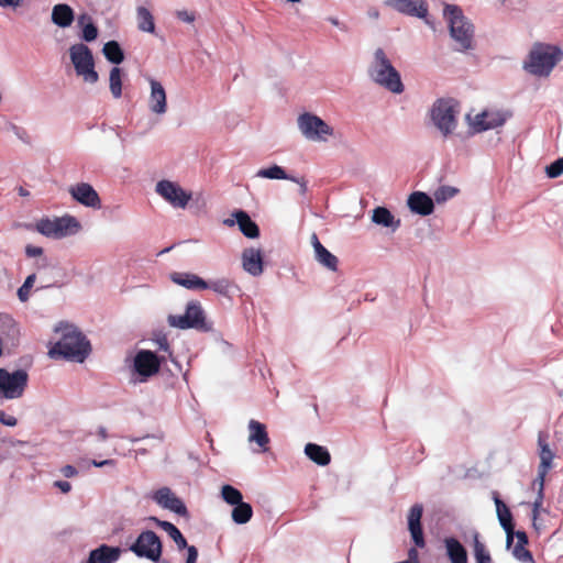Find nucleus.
Returning <instances> with one entry per match:
<instances>
[{"label": "nucleus", "mask_w": 563, "mask_h": 563, "mask_svg": "<svg viewBox=\"0 0 563 563\" xmlns=\"http://www.w3.org/2000/svg\"><path fill=\"white\" fill-rule=\"evenodd\" d=\"M255 177L273 180H288L289 175H287V173L282 166L272 165L269 167L258 169L255 174Z\"/></svg>", "instance_id": "obj_37"}, {"label": "nucleus", "mask_w": 563, "mask_h": 563, "mask_svg": "<svg viewBox=\"0 0 563 563\" xmlns=\"http://www.w3.org/2000/svg\"><path fill=\"white\" fill-rule=\"evenodd\" d=\"M516 537L518 545H526L528 543V537L523 531H514V538Z\"/></svg>", "instance_id": "obj_55"}, {"label": "nucleus", "mask_w": 563, "mask_h": 563, "mask_svg": "<svg viewBox=\"0 0 563 563\" xmlns=\"http://www.w3.org/2000/svg\"><path fill=\"white\" fill-rule=\"evenodd\" d=\"M459 192V189L452 186H441L433 192L434 201L438 203L445 202L453 198Z\"/></svg>", "instance_id": "obj_42"}, {"label": "nucleus", "mask_w": 563, "mask_h": 563, "mask_svg": "<svg viewBox=\"0 0 563 563\" xmlns=\"http://www.w3.org/2000/svg\"><path fill=\"white\" fill-rule=\"evenodd\" d=\"M562 51L556 46L536 44L523 67L531 75L548 77L555 65L562 59Z\"/></svg>", "instance_id": "obj_4"}, {"label": "nucleus", "mask_w": 563, "mask_h": 563, "mask_svg": "<svg viewBox=\"0 0 563 563\" xmlns=\"http://www.w3.org/2000/svg\"><path fill=\"white\" fill-rule=\"evenodd\" d=\"M538 443H539V448H540V452H539V456H540L539 470H542V473H548V471L552 466V461H553L554 454L551 451V449L549 448L548 443L544 441V439L541 435H539Z\"/></svg>", "instance_id": "obj_34"}, {"label": "nucleus", "mask_w": 563, "mask_h": 563, "mask_svg": "<svg viewBox=\"0 0 563 563\" xmlns=\"http://www.w3.org/2000/svg\"><path fill=\"white\" fill-rule=\"evenodd\" d=\"M305 453L311 461L321 466L328 465L331 460L328 450L314 443H308L305 446Z\"/></svg>", "instance_id": "obj_31"}, {"label": "nucleus", "mask_w": 563, "mask_h": 563, "mask_svg": "<svg viewBox=\"0 0 563 563\" xmlns=\"http://www.w3.org/2000/svg\"><path fill=\"white\" fill-rule=\"evenodd\" d=\"M187 551H188V554H187L186 563H196L197 559H198L197 549L194 545H190V547L187 545Z\"/></svg>", "instance_id": "obj_51"}, {"label": "nucleus", "mask_w": 563, "mask_h": 563, "mask_svg": "<svg viewBox=\"0 0 563 563\" xmlns=\"http://www.w3.org/2000/svg\"><path fill=\"white\" fill-rule=\"evenodd\" d=\"M473 551L476 563H493L492 556L485 544L479 540L478 532L473 534Z\"/></svg>", "instance_id": "obj_38"}, {"label": "nucleus", "mask_w": 563, "mask_h": 563, "mask_svg": "<svg viewBox=\"0 0 563 563\" xmlns=\"http://www.w3.org/2000/svg\"><path fill=\"white\" fill-rule=\"evenodd\" d=\"M372 221L384 228L396 231L400 227V220L395 219L393 213L385 207H376L372 212Z\"/></svg>", "instance_id": "obj_28"}, {"label": "nucleus", "mask_w": 563, "mask_h": 563, "mask_svg": "<svg viewBox=\"0 0 563 563\" xmlns=\"http://www.w3.org/2000/svg\"><path fill=\"white\" fill-rule=\"evenodd\" d=\"M69 57L75 68L76 75L81 77L85 82L96 84L99 79L95 69V60L90 48L77 43L69 47Z\"/></svg>", "instance_id": "obj_8"}, {"label": "nucleus", "mask_w": 563, "mask_h": 563, "mask_svg": "<svg viewBox=\"0 0 563 563\" xmlns=\"http://www.w3.org/2000/svg\"><path fill=\"white\" fill-rule=\"evenodd\" d=\"M221 497L223 500L232 506H235L240 503H242V494L239 489L231 485H223L221 488Z\"/></svg>", "instance_id": "obj_41"}, {"label": "nucleus", "mask_w": 563, "mask_h": 563, "mask_svg": "<svg viewBox=\"0 0 563 563\" xmlns=\"http://www.w3.org/2000/svg\"><path fill=\"white\" fill-rule=\"evenodd\" d=\"M25 253L27 256L30 257H35V256H40L42 255L43 253V249L40 247V246H34V245H27L25 247Z\"/></svg>", "instance_id": "obj_52"}, {"label": "nucleus", "mask_w": 563, "mask_h": 563, "mask_svg": "<svg viewBox=\"0 0 563 563\" xmlns=\"http://www.w3.org/2000/svg\"><path fill=\"white\" fill-rule=\"evenodd\" d=\"M13 130L15 131V134H16L21 140H24V139H23V135H24V134H26V132H25V131H23V130L19 129V128H18V126H15V125L13 126Z\"/></svg>", "instance_id": "obj_63"}, {"label": "nucleus", "mask_w": 563, "mask_h": 563, "mask_svg": "<svg viewBox=\"0 0 563 563\" xmlns=\"http://www.w3.org/2000/svg\"><path fill=\"white\" fill-rule=\"evenodd\" d=\"M130 550L139 558L158 562L162 556V542L154 531L146 530L140 533Z\"/></svg>", "instance_id": "obj_11"}, {"label": "nucleus", "mask_w": 563, "mask_h": 563, "mask_svg": "<svg viewBox=\"0 0 563 563\" xmlns=\"http://www.w3.org/2000/svg\"><path fill=\"white\" fill-rule=\"evenodd\" d=\"M467 119L474 132H483L498 128L506 121L505 115L498 111H483L475 114L473 118L468 115Z\"/></svg>", "instance_id": "obj_16"}, {"label": "nucleus", "mask_w": 563, "mask_h": 563, "mask_svg": "<svg viewBox=\"0 0 563 563\" xmlns=\"http://www.w3.org/2000/svg\"><path fill=\"white\" fill-rule=\"evenodd\" d=\"M122 553L118 547H109L106 544L90 551L87 563H115Z\"/></svg>", "instance_id": "obj_25"}, {"label": "nucleus", "mask_w": 563, "mask_h": 563, "mask_svg": "<svg viewBox=\"0 0 563 563\" xmlns=\"http://www.w3.org/2000/svg\"><path fill=\"white\" fill-rule=\"evenodd\" d=\"M288 180H291L299 186V191L301 195H305L307 192V181L303 177L297 178L289 176Z\"/></svg>", "instance_id": "obj_50"}, {"label": "nucleus", "mask_w": 563, "mask_h": 563, "mask_svg": "<svg viewBox=\"0 0 563 563\" xmlns=\"http://www.w3.org/2000/svg\"><path fill=\"white\" fill-rule=\"evenodd\" d=\"M545 173L550 178H556L561 176L563 174V157L547 166Z\"/></svg>", "instance_id": "obj_46"}, {"label": "nucleus", "mask_w": 563, "mask_h": 563, "mask_svg": "<svg viewBox=\"0 0 563 563\" xmlns=\"http://www.w3.org/2000/svg\"><path fill=\"white\" fill-rule=\"evenodd\" d=\"M253 516L252 506L247 503H240L234 506L231 517L232 520L238 525H244L251 520Z\"/></svg>", "instance_id": "obj_35"}, {"label": "nucleus", "mask_w": 563, "mask_h": 563, "mask_svg": "<svg viewBox=\"0 0 563 563\" xmlns=\"http://www.w3.org/2000/svg\"><path fill=\"white\" fill-rule=\"evenodd\" d=\"M91 464L96 467H102V466H106V465H114V461L113 460H103V461H91Z\"/></svg>", "instance_id": "obj_60"}, {"label": "nucleus", "mask_w": 563, "mask_h": 563, "mask_svg": "<svg viewBox=\"0 0 563 563\" xmlns=\"http://www.w3.org/2000/svg\"><path fill=\"white\" fill-rule=\"evenodd\" d=\"M369 79L393 93H401L405 89L399 71L394 67L387 53L378 47L367 67Z\"/></svg>", "instance_id": "obj_2"}, {"label": "nucleus", "mask_w": 563, "mask_h": 563, "mask_svg": "<svg viewBox=\"0 0 563 563\" xmlns=\"http://www.w3.org/2000/svg\"><path fill=\"white\" fill-rule=\"evenodd\" d=\"M52 21L59 27H68L74 21V11L68 4L59 3L53 7Z\"/></svg>", "instance_id": "obj_29"}, {"label": "nucleus", "mask_w": 563, "mask_h": 563, "mask_svg": "<svg viewBox=\"0 0 563 563\" xmlns=\"http://www.w3.org/2000/svg\"><path fill=\"white\" fill-rule=\"evenodd\" d=\"M547 473H542V470H538V476L533 481L532 486L537 488V495H544V478Z\"/></svg>", "instance_id": "obj_48"}, {"label": "nucleus", "mask_w": 563, "mask_h": 563, "mask_svg": "<svg viewBox=\"0 0 563 563\" xmlns=\"http://www.w3.org/2000/svg\"><path fill=\"white\" fill-rule=\"evenodd\" d=\"M457 106L451 99H439L433 103L430 119L444 139L454 133L457 126Z\"/></svg>", "instance_id": "obj_5"}, {"label": "nucleus", "mask_w": 563, "mask_h": 563, "mask_svg": "<svg viewBox=\"0 0 563 563\" xmlns=\"http://www.w3.org/2000/svg\"><path fill=\"white\" fill-rule=\"evenodd\" d=\"M23 0H0V8L16 9L22 4Z\"/></svg>", "instance_id": "obj_53"}, {"label": "nucleus", "mask_w": 563, "mask_h": 563, "mask_svg": "<svg viewBox=\"0 0 563 563\" xmlns=\"http://www.w3.org/2000/svg\"><path fill=\"white\" fill-rule=\"evenodd\" d=\"M444 547L451 563H468L466 549L457 539L445 538Z\"/></svg>", "instance_id": "obj_27"}, {"label": "nucleus", "mask_w": 563, "mask_h": 563, "mask_svg": "<svg viewBox=\"0 0 563 563\" xmlns=\"http://www.w3.org/2000/svg\"><path fill=\"white\" fill-rule=\"evenodd\" d=\"M330 22L335 26H340V22L338 21V19H330Z\"/></svg>", "instance_id": "obj_64"}, {"label": "nucleus", "mask_w": 563, "mask_h": 563, "mask_svg": "<svg viewBox=\"0 0 563 563\" xmlns=\"http://www.w3.org/2000/svg\"><path fill=\"white\" fill-rule=\"evenodd\" d=\"M104 57L113 64H120L124 59V54L117 41H109L102 48Z\"/></svg>", "instance_id": "obj_36"}, {"label": "nucleus", "mask_w": 563, "mask_h": 563, "mask_svg": "<svg viewBox=\"0 0 563 563\" xmlns=\"http://www.w3.org/2000/svg\"><path fill=\"white\" fill-rule=\"evenodd\" d=\"M54 485L59 488L63 493H68L71 489V485L68 482L65 481H57L54 483Z\"/></svg>", "instance_id": "obj_57"}, {"label": "nucleus", "mask_w": 563, "mask_h": 563, "mask_svg": "<svg viewBox=\"0 0 563 563\" xmlns=\"http://www.w3.org/2000/svg\"><path fill=\"white\" fill-rule=\"evenodd\" d=\"M177 16L179 20L187 22V23H191L195 21V15L186 10L178 11Z\"/></svg>", "instance_id": "obj_54"}, {"label": "nucleus", "mask_w": 563, "mask_h": 563, "mask_svg": "<svg viewBox=\"0 0 563 563\" xmlns=\"http://www.w3.org/2000/svg\"><path fill=\"white\" fill-rule=\"evenodd\" d=\"M150 96L147 98V107L151 113L162 117L167 112V95L163 85L154 79L148 78Z\"/></svg>", "instance_id": "obj_14"}, {"label": "nucleus", "mask_w": 563, "mask_h": 563, "mask_svg": "<svg viewBox=\"0 0 563 563\" xmlns=\"http://www.w3.org/2000/svg\"><path fill=\"white\" fill-rule=\"evenodd\" d=\"M543 498H544V495H537V498L532 504V525L537 531H539V527L537 526V518L539 517L541 511H544V509L542 507Z\"/></svg>", "instance_id": "obj_45"}, {"label": "nucleus", "mask_w": 563, "mask_h": 563, "mask_svg": "<svg viewBox=\"0 0 563 563\" xmlns=\"http://www.w3.org/2000/svg\"><path fill=\"white\" fill-rule=\"evenodd\" d=\"M35 279V274L29 275L24 280L23 285L18 289V297L22 302L27 301L31 288L33 287Z\"/></svg>", "instance_id": "obj_44"}, {"label": "nucleus", "mask_w": 563, "mask_h": 563, "mask_svg": "<svg viewBox=\"0 0 563 563\" xmlns=\"http://www.w3.org/2000/svg\"><path fill=\"white\" fill-rule=\"evenodd\" d=\"M62 474L65 476V477H73L77 474V470L71 466V465H65L63 468H62Z\"/></svg>", "instance_id": "obj_58"}, {"label": "nucleus", "mask_w": 563, "mask_h": 563, "mask_svg": "<svg viewBox=\"0 0 563 563\" xmlns=\"http://www.w3.org/2000/svg\"><path fill=\"white\" fill-rule=\"evenodd\" d=\"M7 322L9 324V333H8V335H11L14 339L20 333L19 328L16 327V324L11 319H8Z\"/></svg>", "instance_id": "obj_56"}, {"label": "nucleus", "mask_w": 563, "mask_h": 563, "mask_svg": "<svg viewBox=\"0 0 563 563\" xmlns=\"http://www.w3.org/2000/svg\"><path fill=\"white\" fill-rule=\"evenodd\" d=\"M54 333L49 357L82 363L90 354L89 341L74 324L60 322L55 327Z\"/></svg>", "instance_id": "obj_1"}, {"label": "nucleus", "mask_w": 563, "mask_h": 563, "mask_svg": "<svg viewBox=\"0 0 563 563\" xmlns=\"http://www.w3.org/2000/svg\"><path fill=\"white\" fill-rule=\"evenodd\" d=\"M233 219H225L223 224L227 227L239 225L240 231L249 239H256L260 236L258 225L251 219V217L243 210H238L232 213Z\"/></svg>", "instance_id": "obj_20"}, {"label": "nucleus", "mask_w": 563, "mask_h": 563, "mask_svg": "<svg viewBox=\"0 0 563 563\" xmlns=\"http://www.w3.org/2000/svg\"><path fill=\"white\" fill-rule=\"evenodd\" d=\"M155 192L176 209H186L191 192L186 191L178 183L168 179L157 181Z\"/></svg>", "instance_id": "obj_12"}, {"label": "nucleus", "mask_w": 563, "mask_h": 563, "mask_svg": "<svg viewBox=\"0 0 563 563\" xmlns=\"http://www.w3.org/2000/svg\"><path fill=\"white\" fill-rule=\"evenodd\" d=\"M495 505L498 520L506 532V547L510 548L514 542V525L511 521V512L497 496L495 497Z\"/></svg>", "instance_id": "obj_24"}, {"label": "nucleus", "mask_w": 563, "mask_h": 563, "mask_svg": "<svg viewBox=\"0 0 563 563\" xmlns=\"http://www.w3.org/2000/svg\"><path fill=\"white\" fill-rule=\"evenodd\" d=\"M0 422L8 427H15L18 420L15 417L5 413L3 410H0Z\"/></svg>", "instance_id": "obj_49"}, {"label": "nucleus", "mask_w": 563, "mask_h": 563, "mask_svg": "<svg viewBox=\"0 0 563 563\" xmlns=\"http://www.w3.org/2000/svg\"><path fill=\"white\" fill-rule=\"evenodd\" d=\"M78 23L82 26L81 38L86 42H92L98 36V29L91 22V19L88 15H81L78 19Z\"/></svg>", "instance_id": "obj_39"}, {"label": "nucleus", "mask_w": 563, "mask_h": 563, "mask_svg": "<svg viewBox=\"0 0 563 563\" xmlns=\"http://www.w3.org/2000/svg\"><path fill=\"white\" fill-rule=\"evenodd\" d=\"M242 268L253 277L261 276L264 272L263 253L261 249L247 247L241 254Z\"/></svg>", "instance_id": "obj_19"}, {"label": "nucleus", "mask_w": 563, "mask_h": 563, "mask_svg": "<svg viewBox=\"0 0 563 563\" xmlns=\"http://www.w3.org/2000/svg\"><path fill=\"white\" fill-rule=\"evenodd\" d=\"M407 205L411 212L423 217L431 214L434 210L433 199L422 191L412 192L408 197Z\"/></svg>", "instance_id": "obj_22"}, {"label": "nucleus", "mask_w": 563, "mask_h": 563, "mask_svg": "<svg viewBox=\"0 0 563 563\" xmlns=\"http://www.w3.org/2000/svg\"><path fill=\"white\" fill-rule=\"evenodd\" d=\"M297 128L301 135L310 142L325 143L334 137V129L311 112H303L297 118Z\"/></svg>", "instance_id": "obj_6"}, {"label": "nucleus", "mask_w": 563, "mask_h": 563, "mask_svg": "<svg viewBox=\"0 0 563 563\" xmlns=\"http://www.w3.org/2000/svg\"><path fill=\"white\" fill-rule=\"evenodd\" d=\"M152 520H154L158 527L168 533L178 549L181 550L187 548V541L176 526H174L172 522L163 521L157 518H152Z\"/></svg>", "instance_id": "obj_32"}, {"label": "nucleus", "mask_w": 563, "mask_h": 563, "mask_svg": "<svg viewBox=\"0 0 563 563\" xmlns=\"http://www.w3.org/2000/svg\"><path fill=\"white\" fill-rule=\"evenodd\" d=\"M314 258L320 265L331 272H335L338 269V257L328 251L324 246L319 247L318 251L314 252Z\"/></svg>", "instance_id": "obj_33"}, {"label": "nucleus", "mask_w": 563, "mask_h": 563, "mask_svg": "<svg viewBox=\"0 0 563 563\" xmlns=\"http://www.w3.org/2000/svg\"><path fill=\"white\" fill-rule=\"evenodd\" d=\"M170 279L173 283L187 289H207L209 287L208 282L191 273L175 272L170 274Z\"/></svg>", "instance_id": "obj_26"}, {"label": "nucleus", "mask_w": 563, "mask_h": 563, "mask_svg": "<svg viewBox=\"0 0 563 563\" xmlns=\"http://www.w3.org/2000/svg\"><path fill=\"white\" fill-rule=\"evenodd\" d=\"M443 18L448 24L450 35L460 52L470 51L474 46L475 27L472 21L463 13L456 4H445Z\"/></svg>", "instance_id": "obj_3"}, {"label": "nucleus", "mask_w": 563, "mask_h": 563, "mask_svg": "<svg viewBox=\"0 0 563 563\" xmlns=\"http://www.w3.org/2000/svg\"><path fill=\"white\" fill-rule=\"evenodd\" d=\"M27 382L29 374L25 369L9 372L0 368V402L20 399L25 393Z\"/></svg>", "instance_id": "obj_9"}, {"label": "nucleus", "mask_w": 563, "mask_h": 563, "mask_svg": "<svg viewBox=\"0 0 563 563\" xmlns=\"http://www.w3.org/2000/svg\"><path fill=\"white\" fill-rule=\"evenodd\" d=\"M310 242H311V245L313 247V252L318 251L319 247H322L323 245L321 244V242L319 241L318 236L316 233H313L310 238Z\"/></svg>", "instance_id": "obj_59"}, {"label": "nucleus", "mask_w": 563, "mask_h": 563, "mask_svg": "<svg viewBox=\"0 0 563 563\" xmlns=\"http://www.w3.org/2000/svg\"><path fill=\"white\" fill-rule=\"evenodd\" d=\"M422 505L416 504L413 505L408 515V529L410 531V534L412 537V540L415 544L419 548L424 547V539L421 528V517H422Z\"/></svg>", "instance_id": "obj_23"}, {"label": "nucleus", "mask_w": 563, "mask_h": 563, "mask_svg": "<svg viewBox=\"0 0 563 563\" xmlns=\"http://www.w3.org/2000/svg\"><path fill=\"white\" fill-rule=\"evenodd\" d=\"M249 443H255L257 449L254 452H267L269 444V437L266 430V426L257 420L251 419L247 424Z\"/></svg>", "instance_id": "obj_21"}, {"label": "nucleus", "mask_w": 563, "mask_h": 563, "mask_svg": "<svg viewBox=\"0 0 563 563\" xmlns=\"http://www.w3.org/2000/svg\"><path fill=\"white\" fill-rule=\"evenodd\" d=\"M80 223L71 216L43 218L36 222V230L49 239H64L76 234L80 230Z\"/></svg>", "instance_id": "obj_7"}, {"label": "nucleus", "mask_w": 563, "mask_h": 563, "mask_svg": "<svg viewBox=\"0 0 563 563\" xmlns=\"http://www.w3.org/2000/svg\"><path fill=\"white\" fill-rule=\"evenodd\" d=\"M97 434L101 441H104L108 439V432L104 427H99L97 430Z\"/></svg>", "instance_id": "obj_61"}, {"label": "nucleus", "mask_w": 563, "mask_h": 563, "mask_svg": "<svg viewBox=\"0 0 563 563\" xmlns=\"http://www.w3.org/2000/svg\"><path fill=\"white\" fill-rule=\"evenodd\" d=\"M109 86L110 91L113 98L118 99L122 95V79H121V69L119 67H113L110 70L109 75Z\"/></svg>", "instance_id": "obj_40"}, {"label": "nucleus", "mask_w": 563, "mask_h": 563, "mask_svg": "<svg viewBox=\"0 0 563 563\" xmlns=\"http://www.w3.org/2000/svg\"><path fill=\"white\" fill-rule=\"evenodd\" d=\"M18 192L21 197H29L30 196V191L27 189H25L24 187H19L18 188Z\"/></svg>", "instance_id": "obj_62"}, {"label": "nucleus", "mask_w": 563, "mask_h": 563, "mask_svg": "<svg viewBox=\"0 0 563 563\" xmlns=\"http://www.w3.org/2000/svg\"><path fill=\"white\" fill-rule=\"evenodd\" d=\"M133 367L135 374L139 376L135 382L143 383L158 373L161 362L154 352L141 350L134 356Z\"/></svg>", "instance_id": "obj_13"}, {"label": "nucleus", "mask_w": 563, "mask_h": 563, "mask_svg": "<svg viewBox=\"0 0 563 563\" xmlns=\"http://www.w3.org/2000/svg\"><path fill=\"white\" fill-rule=\"evenodd\" d=\"M385 4L405 15L419 19H424L428 15L426 0H386Z\"/></svg>", "instance_id": "obj_15"}, {"label": "nucleus", "mask_w": 563, "mask_h": 563, "mask_svg": "<svg viewBox=\"0 0 563 563\" xmlns=\"http://www.w3.org/2000/svg\"><path fill=\"white\" fill-rule=\"evenodd\" d=\"M525 547L526 545L516 544L514 547L512 554L517 560H519L521 562H531L532 555H531L530 551H528Z\"/></svg>", "instance_id": "obj_47"}, {"label": "nucleus", "mask_w": 563, "mask_h": 563, "mask_svg": "<svg viewBox=\"0 0 563 563\" xmlns=\"http://www.w3.org/2000/svg\"><path fill=\"white\" fill-rule=\"evenodd\" d=\"M167 322L170 327L177 329H197L201 331H209L211 327L206 322L205 312L197 301L187 303L184 314H169Z\"/></svg>", "instance_id": "obj_10"}, {"label": "nucleus", "mask_w": 563, "mask_h": 563, "mask_svg": "<svg viewBox=\"0 0 563 563\" xmlns=\"http://www.w3.org/2000/svg\"><path fill=\"white\" fill-rule=\"evenodd\" d=\"M69 194L74 200L80 205L93 209L101 208V200L98 192L90 184L79 183L69 188Z\"/></svg>", "instance_id": "obj_17"}, {"label": "nucleus", "mask_w": 563, "mask_h": 563, "mask_svg": "<svg viewBox=\"0 0 563 563\" xmlns=\"http://www.w3.org/2000/svg\"><path fill=\"white\" fill-rule=\"evenodd\" d=\"M136 23L137 29L141 32L151 33L153 34L155 32V21L152 12L143 7L139 5L136 8Z\"/></svg>", "instance_id": "obj_30"}, {"label": "nucleus", "mask_w": 563, "mask_h": 563, "mask_svg": "<svg viewBox=\"0 0 563 563\" xmlns=\"http://www.w3.org/2000/svg\"><path fill=\"white\" fill-rule=\"evenodd\" d=\"M210 289H212L214 292L223 296H228L233 284L227 279V278H219L217 280L208 283Z\"/></svg>", "instance_id": "obj_43"}, {"label": "nucleus", "mask_w": 563, "mask_h": 563, "mask_svg": "<svg viewBox=\"0 0 563 563\" xmlns=\"http://www.w3.org/2000/svg\"><path fill=\"white\" fill-rule=\"evenodd\" d=\"M153 500L164 509H168L179 516H187L185 504L178 498L170 488L162 487L153 494Z\"/></svg>", "instance_id": "obj_18"}]
</instances>
